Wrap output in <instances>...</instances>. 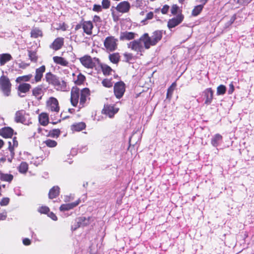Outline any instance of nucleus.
<instances>
[{
  "label": "nucleus",
  "mask_w": 254,
  "mask_h": 254,
  "mask_svg": "<svg viewBox=\"0 0 254 254\" xmlns=\"http://www.w3.org/2000/svg\"><path fill=\"white\" fill-rule=\"evenodd\" d=\"M89 95V90L87 88L80 90L79 89L76 87H72L70 92V102L71 105L74 107H76L78 103L80 97L79 107V108H82L84 107Z\"/></svg>",
  "instance_id": "obj_1"
},
{
  "label": "nucleus",
  "mask_w": 254,
  "mask_h": 254,
  "mask_svg": "<svg viewBox=\"0 0 254 254\" xmlns=\"http://www.w3.org/2000/svg\"><path fill=\"white\" fill-rule=\"evenodd\" d=\"M162 38V31L156 30L152 33L151 36L148 33H144L140 37L145 49H148L151 46L156 45Z\"/></svg>",
  "instance_id": "obj_2"
},
{
  "label": "nucleus",
  "mask_w": 254,
  "mask_h": 254,
  "mask_svg": "<svg viewBox=\"0 0 254 254\" xmlns=\"http://www.w3.org/2000/svg\"><path fill=\"white\" fill-rule=\"evenodd\" d=\"M11 84L9 78L4 75L0 77V89L6 96L10 95Z\"/></svg>",
  "instance_id": "obj_3"
},
{
  "label": "nucleus",
  "mask_w": 254,
  "mask_h": 254,
  "mask_svg": "<svg viewBox=\"0 0 254 254\" xmlns=\"http://www.w3.org/2000/svg\"><path fill=\"white\" fill-rule=\"evenodd\" d=\"M14 121L16 123H20L26 125L31 124L29 115L23 110L18 111L15 113Z\"/></svg>",
  "instance_id": "obj_4"
},
{
  "label": "nucleus",
  "mask_w": 254,
  "mask_h": 254,
  "mask_svg": "<svg viewBox=\"0 0 254 254\" xmlns=\"http://www.w3.org/2000/svg\"><path fill=\"white\" fill-rule=\"evenodd\" d=\"M81 64L85 67L87 68H93L95 66L96 64H99L98 59L94 58L92 59L89 56H84L79 59Z\"/></svg>",
  "instance_id": "obj_5"
},
{
  "label": "nucleus",
  "mask_w": 254,
  "mask_h": 254,
  "mask_svg": "<svg viewBox=\"0 0 254 254\" xmlns=\"http://www.w3.org/2000/svg\"><path fill=\"white\" fill-rule=\"evenodd\" d=\"M118 39L114 36H109L106 38L104 45L107 52H111L115 51L118 46Z\"/></svg>",
  "instance_id": "obj_6"
},
{
  "label": "nucleus",
  "mask_w": 254,
  "mask_h": 254,
  "mask_svg": "<svg viewBox=\"0 0 254 254\" xmlns=\"http://www.w3.org/2000/svg\"><path fill=\"white\" fill-rule=\"evenodd\" d=\"M142 41L140 38L138 40H134L127 44V47L137 53H141L144 52V46L142 44Z\"/></svg>",
  "instance_id": "obj_7"
},
{
  "label": "nucleus",
  "mask_w": 254,
  "mask_h": 254,
  "mask_svg": "<svg viewBox=\"0 0 254 254\" xmlns=\"http://www.w3.org/2000/svg\"><path fill=\"white\" fill-rule=\"evenodd\" d=\"M46 107L49 111L58 113L60 110V106L58 100L51 97L46 102Z\"/></svg>",
  "instance_id": "obj_8"
},
{
  "label": "nucleus",
  "mask_w": 254,
  "mask_h": 254,
  "mask_svg": "<svg viewBox=\"0 0 254 254\" xmlns=\"http://www.w3.org/2000/svg\"><path fill=\"white\" fill-rule=\"evenodd\" d=\"M114 94L117 98H122L125 91V85L123 82L116 83L114 87Z\"/></svg>",
  "instance_id": "obj_9"
},
{
  "label": "nucleus",
  "mask_w": 254,
  "mask_h": 254,
  "mask_svg": "<svg viewBox=\"0 0 254 254\" xmlns=\"http://www.w3.org/2000/svg\"><path fill=\"white\" fill-rule=\"evenodd\" d=\"M93 221L91 217L85 218L84 217H79L76 219L77 225L75 227L72 226V229L75 230L77 228L80 227H84L89 225Z\"/></svg>",
  "instance_id": "obj_10"
},
{
  "label": "nucleus",
  "mask_w": 254,
  "mask_h": 254,
  "mask_svg": "<svg viewBox=\"0 0 254 254\" xmlns=\"http://www.w3.org/2000/svg\"><path fill=\"white\" fill-rule=\"evenodd\" d=\"M184 18V16L182 13L179 14L175 17L169 20L167 24L168 27L169 29H171L177 26L182 23Z\"/></svg>",
  "instance_id": "obj_11"
},
{
  "label": "nucleus",
  "mask_w": 254,
  "mask_h": 254,
  "mask_svg": "<svg viewBox=\"0 0 254 254\" xmlns=\"http://www.w3.org/2000/svg\"><path fill=\"white\" fill-rule=\"evenodd\" d=\"M31 86L29 83H20L17 87L18 95L20 97H23L25 96V94L28 92Z\"/></svg>",
  "instance_id": "obj_12"
},
{
  "label": "nucleus",
  "mask_w": 254,
  "mask_h": 254,
  "mask_svg": "<svg viewBox=\"0 0 254 254\" xmlns=\"http://www.w3.org/2000/svg\"><path fill=\"white\" fill-rule=\"evenodd\" d=\"M130 8V4L127 1H123L120 2L116 6V10L119 12H128Z\"/></svg>",
  "instance_id": "obj_13"
},
{
  "label": "nucleus",
  "mask_w": 254,
  "mask_h": 254,
  "mask_svg": "<svg viewBox=\"0 0 254 254\" xmlns=\"http://www.w3.org/2000/svg\"><path fill=\"white\" fill-rule=\"evenodd\" d=\"M119 108L112 105L105 106L104 108V113L110 118H112L115 114L119 111Z\"/></svg>",
  "instance_id": "obj_14"
},
{
  "label": "nucleus",
  "mask_w": 254,
  "mask_h": 254,
  "mask_svg": "<svg viewBox=\"0 0 254 254\" xmlns=\"http://www.w3.org/2000/svg\"><path fill=\"white\" fill-rule=\"evenodd\" d=\"M45 66L44 65H42L36 69L34 80L31 81L32 83L38 82L41 81V78L43 77V74L45 71Z\"/></svg>",
  "instance_id": "obj_15"
},
{
  "label": "nucleus",
  "mask_w": 254,
  "mask_h": 254,
  "mask_svg": "<svg viewBox=\"0 0 254 254\" xmlns=\"http://www.w3.org/2000/svg\"><path fill=\"white\" fill-rule=\"evenodd\" d=\"M46 81L50 84L55 86L57 84L58 80H59V77L56 75L52 74L51 72H48L46 73L45 76Z\"/></svg>",
  "instance_id": "obj_16"
},
{
  "label": "nucleus",
  "mask_w": 254,
  "mask_h": 254,
  "mask_svg": "<svg viewBox=\"0 0 254 254\" xmlns=\"http://www.w3.org/2000/svg\"><path fill=\"white\" fill-rule=\"evenodd\" d=\"M13 130L10 127H4L0 129V135L4 138L11 137Z\"/></svg>",
  "instance_id": "obj_17"
},
{
  "label": "nucleus",
  "mask_w": 254,
  "mask_h": 254,
  "mask_svg": "<svg viewBox=\"0 0 254 254\" xmlns=\"http://www.w3.org/2000/svg\"><path fill=\"white\" fill-rule=\"evenodd\" d=\"M136 34L132 32L125 31L121 32L120 36L121 40H130L134 39Z\"/></svg>",
  "instance_id": "obj_18"
},
{
  "label": "nucleus",
  "mask_w": 254,
  "mask_h": 254,
  "mask_svg": "<svg viewBox=\"0 0 254 254\" xmlns=\"http://www.w3.org/2000/svg\"><path fill=\"white\" fill-rule=\"evenodd\" d=\"M64 38L62 37L57 38L52 44L51 48L56 51L60 49L64 44Z\"/></svg>",
  "instance_id": "obj_19"
},
{
  "label": "nucleus",
  "mask_w": 254,
  "mask_h": 254,
  "mask_svg": "<svg viewBox=\"0 0 254 254\" xmlns=\"http://www.w3.org/2000/svg\"><path fill=\"white\" fill-rule=\"evenodd\" d=\"M84 32L87 35L92 34V30L93 27L92 23L90 21H84L82 24Z\"/></svg>",
  "instance_id": "obj_20"
},
{
  "label": "nucleus",
  "mask_w": 254,
  "mask_h": 254,
  "mask_svg": "<svg viewBox=\"0 0 254 254\" xmlns=\"http://www.w3.org/2000/svg\"><path fill=\"white\" fill-rule=\"evenodd\" d=\"M205 97V104L207 105L210 104L213 99V92L211 88H207L204 91Z\"/></svg>",
  "instance_id": "obj_21"
},
{
  "label": "nucleus",
  "mask_w": 254,
  "mask_h": 254,
  "mask_svg": "<svg viewBox=\"0 0 254 254\" xmlns=\"http://www.w3.org/2000/svg\"><path fill=\"white\" fill-rule=\"evenodd\" d=\"M53 59L54 63H55L56 64H60L64 66H67L68 65V62L63 57L55 56L53 57Z\"/></svg>",
  "instance_id": "obj_22"
},
{
  "label": "nucleus",
  "mask_w": 254,
  "mask_h": 254,
  "mask_svg": "<svg viewBox=\"0 0 254 254\" xmlns=\"http://www.w3.org/2000/svg\"><path fill=\"white\" fill-rule=\"evenodd\" d=\"M79 202L80 200H78L72 203L62 204L60 206V209L61 211H66L71 209L76 206L79 203Z\"/></svg>",
  "instance_id": "obj_23"
},
{
  "label": "nucleus",
  "mask_w": 254,
  "mask_h": 254,
  "mask_svg": "<svg viewBox=\"0 0 254 254\" xmlns=\"http://www.w3.org/2000/svg\"><path fill=\"white\" fill-rule=\"evenodd\" d=\"M32 94L38 100H41L43 95L42 87L37 86L32 90Z\"/></svg>",
  "instance_id": "obj_24"
},
{
  "label": "nucleus",
  "mask_w": 254,
  "mask_h": 254,
  "mask_svg": "<svg viewBox=\"0 0 254 254\" xmlns=\"http://www.w3.org/2000/svg\"><path fill=\"white\" fill-rule=\"evenodd\" d=\"M57 90L66 91L67 90L66 83L64 80H58V83L54 86Z\"/></svg>",
  "instance_id": "obj_25"
},
{
  "label": "nucleus",
  "mask_w": 254,
  "mask_h": 254,
  "mask_svg": "<svg viewBox=\"0 0 254 254\" xmlns=\"http://www.w3.org/2000/svg\"><path fill=\"white\" fill-rule=\"evenodd\" d=\"M39 122L40 124L43 126H46L49 123V116L48 115L45 113H42L39 116Z\"/></svg>",
  "instance_id": "obj_26"
},
{
  "label": "nucleus",
  "mask_w": 254,
  "mask_h": 254,
  "mask_svg": "<svg viewBox=\"0 0 254 254\" xmlns=\"http://www.w3.org/2000/svg\"><path fill=\"white\" fill-rule=\"evenodd\" d=\"M60 193V188L58 186L53 187L49 191V197L53 199L59 195Z\"/></svg>",
  "instance_id": "obj_27"
},
{
  "label": "nucleus",
  "mask_w": 254,
  "mask_h": 254,
  "mask_svg": "<svg viewBox=\"0 0 254 254\" xmlns=\"http://www.w3.org/2000/svg\"><path fill=\"white\" fill-rule=\"evenodd\" d=\"M12 59V57L9 54H0V65H4L7 62Z\"/></svg>",
  "instance_id": "obj_28"
},
{
  "label": "nucleus",
  "mask_w": 254,
  "mask_h": 254,
  "mask_svg": "<svg viewBox=\"0 0 254 254\" xmlns=\"http://www.w3.org/2000/svg\"><path fill=\"white\" fill-rule=\"evenodd\" d=\"M32 77H33V75L31 74L19 76L17 78H16L15 81H16V82L19 83L23 82L29 81Z\"/></svg>",
  "instance_id": "obj_29"
},
{
  "label": "nucleus",
  "mask_w": 254,
  "mask_h": 254,
  "mask_svg": "<svg viewBox=\"0 0 254 254\" xmlns=\"http://www.w3.org/2000/svg\"><path fill=\"white\" fill-rule=\"evenodd\" d=\"M30 34L31 37L33 38H37L39 37H42L43 36L42 31L37 28L33 29Z\"/></svg>",
  "instance_id": "obj_30"
},
{
  "label": "nucleus",
  "mask_w": 254,
  "mask_h": 254,
  "mask_svg": "<svg viewBox=\"0 0 254 254\" xmlns=\"http://www.w3.org/2000/svg\"><path fill=\"white\" fill-rule=\"evenodd\" d=\"M86 126L83 122H80L72 126L71 128L74 131H79L84 129Z\"/></svg>",
  "instance_id": "obj_31"
},
{
  "label": "nucleus",
  "mask_w": 254,
  "mask_h": 254,
  "mask_svg": "<svg viewBox=\"0 0 254 254\" xmlns=\"http://www.w3.org/2000/svg\"><path fill=\"white\" fill-rule=\"evenodd\" d=\"M13 178V176L11 174L0 173V180L1 181L10 182Z\"/></svg>",
  "instance_id": "obj_32"
},
{
  "label": "nucleus",
  "mask_w": 254,
  "mask_h": 254,
  "mask_svg": "<svg viewBox=\"0 0 254 254\" xmlns=\"http://www.w3.org/2000/svg\"><path fill=\"white\" fill-rule=\"evenodd\" d=\"M222 136L219 134H215L211 139V144L213 146H217L219 142L221 140Z\"/></svg>",
  "instance_id": "obj_33"
},
{
  "label": "nucleus",
  "mask_w": 254,
  "mask_h": 254,
  "mask_svg": "<svg viewBox=\"0 0 254 254\" xmlns=\"http://www.w3.org/2000/svg\"><path fill=\"white\" fill-rule=\"evenodd\" d=\"M203 8V5H198L195 6L192 9L191 15L193 16H197L202 11Z\"/></svg>",
  "instance_id": "obj_34"
},
{
  "label": "nucleus",
  "mask_w": 254,
  "mask_h": 254,
  "mask_svg": "<svg viewBox=\"0 0 254 254\" xmlns=\"http://www.w3.org/2000/svg\"><path fill=\"white\" fill-rule=\"evenodd\" d=\"M109 59L110 61L114 63L117 64L119 62L120 59V56L118 53H114L110 55Z\"/></svg>",
  "instance_id": "obj_35"
},
{
  "label": "nucleus",
  "mask_w": 254,
  "mask_h": 254,
  "mask_svg": "<svg viewBox=\"0 0 254 254\" xmlns=\"http://www.w3.org/2000/svg\"><path fill=\"white\" fill-rule=\"evenodd\" d=\"M102 71L104 74H110L112 71V68L106 64H103L99 63Z\"/></svg>",
  "instance_id": "obj_36"
},
{
  "label": "nucleus",
  "mask_w": 254,
  "mask_h": 254,
  "mask_svg": "<svg viewBox=\"0 0 254 254\" xmlns=\"http://www.w3.org/2000/svg\"><path fill=\"white\" fill-rule=\"evenodd\" d=\"M28 168V165L27 163L22 162L20 164L18 167L19 171L21 173H25Z\"/></svg>",
  "instance_id": "obj_37"
},
{
  "label": "nucleus",
  "mask_w": 254,
  "mask_h": 254,
  "mask_svg": "<svg viewBox=\"0 0 254 254\" xmlns=\"http://www.w3.org/2000/svg\"><path fill=\"white\" fill-rule=\"evenodd\" d=\"M44 143L49 147H55L57 145L56 141L50 139L46 140Z\"/></svg>",
  "instance_id": "obj_38"
},
{
  "label": "nucleus",
  "mask_w": 254,
  "mask_h": 254,
  "mask_svg": "<svg viewBox=\"0 0 254 254\" xmlns=\"http://www.w3.org/2000/svg\"><path fill=\"white\" fill-rule=\"evenodd\" d=\"M226 91V87L223 85H220L217 88V94L218 95H223Z\"/></svg>",
  "instance_id": "obj_39"
},
{
  "label": "nucleus",
  "mask_w": 254,
  "mask_h": 254,
  "mask_svg": "<svg viewBox=\"0 0 254 254\" xmlns=\"http://www.w3.org/2000/svg\"><path fill=\"white\" fill-rule=\"evenodd\" d=\"M85 79V76L81 73H79L77 75V79L75 80V83L77 85H80L82 84Z\"/></svg>",
  "instance_id": "obj_40"
},
{
  "label": "nucleus",
  "mask_w": 254,
  "mask_h": 254,
  "mask_svg": "<svg viewBox=\"0 0 254 254\" xmlns=\"http://www.w3.org/2000/svg\"><path fill=\"white\" fill-rule=\"evenodd\" d=\"M28 56L32 62H36L37 61V57L35 52L29 51L28 52Z\"/></svg>",
  "instance_id": "obj_41"
},
{
  "label": "nucleus",
  "mask_w": 254,
  "mask_h": 254,
  "mask_svg": "<svg viewBox=\"0 0 254 254\" xmlns=\"http://www.w3.org/2000/svg\"><path fill=\"white\" fill-rule=\"evenodd\" d=\"M60 132L59 129H54L50 131L49 135L52 137H58L60 135Z\"/></svg>",
  "instance_id": "obj_42"
},
{
  "label": "nucleus",
  "mask_w": 254,
  "mask_h": 254,
  "mask_svg": "<svg viewBox=\"0 0 254 254\" xmlns=\"http://www.w3.org/2000/svg\"><path fill=\"white\" fill-rule=\"evenodd\" d=\"M153 16H154L153 12L152 11H150L146 14L145 18L144 19L142 20L141 22L142 23H143V24H146L145 22L147 20L152 19L153 17Z\"/></svg>",
  "instance_id": "obj_43"
},
{
  "label": "nucleus",
  "mask_w": 254,
  "mask_h": 254,
  "mask_svg": "<svg viewBox=\"0 0 254 254\" xmlns=\"http://www.w3.org/2000/svg\"><path fill=\"white\" fill-rule=\"evenodd\" d=\"M102 83L103 85L106 87H111L113 86V83L111 82V80L108 79H104Z\"/></svg>",
  "instance_id": "obj_44"
},
{
  "label": "nucleus",
  "mask_w": 254,
  "mask_h": 254,
  "mask_svg": "<svg viewBox=\"0 0 254 254\" xmlns=\"http://www.w3.org/2000/svg\"><path fill=\"white\" fill-rule=\"evenodd\" d=\"M8 143H9L8 149H9V151L10 152L11 157L10 158H8L7 160H8V162H11L12 159L13 158L14 155V150L13 149L12 147H11V145H11V142L10 141H9Z\"/></svg>",
  "instance_id": "obj_45"
},
{
  "label": "nucleus",
  "mask_w": 254,
  "mask_h": 254,
  "mask_svg": "<svg viewBox=\"0 0 254 254\" xmlns=\"http://www.w3.org/2000/svg\"><path fill=\"white\" fill-rule=\"evenodd\" d=\"M124 56L127 62H129L133 59L132 54L131 53H125Z\"/></svg>",
  "instance_id": "obj_46"
},
{
  "label": "nucleus",
  "mask_w": 254,
  "mask_h": 254,
  "mask_svg": "<svg viewBox=\"0 0 254 254\" xmlns=\"http://www.w3.org/2000/svg\"><path fill=\"white\" fill-rule=\"evenodd\" d=\"M102 6L103 8H109L110 6V1L109 0H102Z\"/></svg>",
  "instance_id": "obj_47"
},
{
  "label": "nucleus",
  "mask_w": 254,
  "mask_h": 254,
  "mask_svg": "<svg viewBox=\"0 0 254 254\" xmlns=\"http://www.w3.org/2000/svg\"><path fill=\"white\" fill-rule=\"evenodd\" d=\"M9 202V198L8 197L3 198L0 201V205L1 206H6Z\"/></svg>",
  "instance_id": "obj_48"
},
{
  "label": "nucleus",
  "mask_w": 254,
  "mask_h": 254,
  "mask_svg": "<svg viewBox=\"0 0 254 254\" xmlns=\"http://www.w3.org/2000/svg\"><path fill=\"white\" fill-rule=\"evenodd\" d=\"M179 7L176 4H174L171 7V13L173 15H176L177 13Z\"/></svg>",
  "instance_id": "obj_49"
},
{
  "label": "nucleus",
  "mask_w": 254,
  "mask_h": 254,
  "mask_svg": "<svg viewBox=\"0 0 254 254\" xmlns=\"http://www.w3.org/2000/svg\"><path fill=\"white\" fill-rule=\"evenodd\" d=\"M39 212L42 213H46L49 211V209L47 206H42L39 208Z\"/></svg>",
  "instance_id": "obj_50"
},
{
  "label": "nucleus",
  "mask_w": 254,
  "mask_h": 254,
  "mask_svg": "<svg viewBox=\"0 0 254 254\" xmlns=\"http://www.w3.org/2000/svg\"><path fill=\"white\" fill-rule=\"evenodd\" d=\"M93 10L97 12H100L102 10V6L99 4H94L93 5Z\"/></svg>",
  "instance_id": "obj_51"
},
{
  "label": "nucleus",
  "mask_w": 254,
  "mask_h": 254,
  "mask_svg": "<svg viewBox=\"0 0 254 254\" xmlns=\"http://www.w3.org/2000/svg\"><path fill=\"white\" fill-rule=\"evenodd\" d=\"M176 86V83H173L171 86L168 89V92H167V96H169V94H172L173 90H174V87Z\"/></svg>",
  "instance_id": "obj_52"
},
{
  "label": "nucleus",
  "mask_w": 254,
  "mask_h": 254,
  "mask_svg": "<svg viewBox=\"0 0 254 254\" xmlns=\"http://www.w3.org/2000/svg\"><path fill=\"white\" fill-rule=\"evenodd\" d=\"M169 9V6L168 5H165L161 9V12L162 14H166Z\"/></svg>",
  "instance_id": "obj_53"
},
{
  "label": "nucleus",
  "mask_w": 254,
  "mask_h": 254,
  "mask_svg": "<svg viewBox=\"0 0 254 254\" xmlns=\"http://www.w3.org/2000/svg\"><path fill=\"white\" fill-rule=\"evenodd\" d=\"M234 90V86L233 85V84L232 83H230L229 84V89L228 91L229 94H231Z\"/></svg>",
  "instance_id": "obj_54"
},
{
  "label": "nucleus",
  "mask_w": 254,
  "mask_h": 254,
  "mask_svg": "<svg viewBox=\"0 0 254 254\" xmlns=\"http://www.w3.org/2000/svg\"><path fill=\"white\" fill-rule=\"evenodd\" d=\"M23 243L24 245L28 246L31 244V241L29 239L25 238L23 240Z\"/></svg>",
  "instance_id": "obj_55"
},
{
  "label": "nucleus",
  "mask_w": 254,
  "mask_h": 254,
  "mask_svg": "<svg viewBox=\"0 0 254 254\" xmlns=\"http://www.w3.org/2000/svg\"><path fill=\"white\" fill-rule=\"evenodd\" d=\"M12 143H13L12 146H11V147H12V148H13L14 147L17 146V145H18V142L16 140L15 138H14L12 139ZM13 149L14 150V149Z\"/></svg>",
  "instance_id": "obj_56"
},
{
  "label": "nucleus",
  "mask_w": 254,
  "mask_h": 254,
  "mask_svg": "<svg viewBox=\"0 0 254 254\" xmlns=\"http://www.w3.org/2000/svg\"><path fill=\"white\" fill-rule=\"evenodd\" d=\"M49 216L54 220H57V217L55 214L51 212L49 214Z\"/></svg>",
  "instance_id": "obj_57"
},
{
  "label": "nucleus",
  "mask_w": 254,
  "mask_h": 254,
  "mask_svg": "<svg viewBox=\"0 0 254 254\" xmlns=\"http://www.w3.org/2000/svg\"><path fill=\"white\" fill-rule=\"evenodd\" d=\"M93 21L94 22H100L101 19L99 16L97 15H95L93 17Z\"/></svg>",
  "instance_id": "obj_58"
},
{
  "label": "nucleus",
  "mask_w": 254,
  "mask_h": 254,
  "mask_svg": "<svg viewBox=\"0 0 254 254\" xmlns=\"http://www.w3.org/2000/svg\"><path fill=\"white\" fill-rule=\"evenodd\" d=\"M236 19V15H233L230 19V24H232Z\"/></svg>",
  "instance_id": "obj_59"
},
{
  "label": "nucleus",
  "mask_w": 254,
  "mask_h": 254,
  "mask_svg": "<svg viewBox=\"0 0 254 254\" xmlns=\"http://www.w3.org/2000/svg\"><path fill=\"white\" fill-rule=\"evenodd\" d=\"M236 19V15H233L230 19V24H232Z\"/></svg>",
  "instance_id": "obj_60"
},
{
  "label": "nucleus",
  "mask_w": 254,
  "mask_h": 254,
  "mask_svg": "<svg viewBox=\"0 0 254 254\" xmlns=\"http://www.w3.org/2000/svg\"><path fill=\"white\" fill-rule=\"evenodd\" d=\"M4 145V142L2 139H0V149H1Z\"/></svg>",
  "instance_id": "obj_61"
},
{
  "label": "nucleus",
  "mask_w": 254,
  "mask_h": 254,
  "mask_svg": "<svg viewBox=\"0 0 254 254\" xmlns=\"http://www.w3.org/2000/svg\"><path fill=\"white\" fill-rule=\"evenodd\" d=\"M199 1L203 3L202 5H204L207 1V0H199Z\"/></svg>",
  "instance_id": "obj_62"
},
{
  "label": "nucleus",
  "mask_w": 254,
  "mask_h": 254,
  "mask_svg": "<svg viewBox=\"0 0 254 254\" xmlns=\"http://www.w3.org/2000/svg\"><path fill=\"white\" fill-rule=\"evenodd\" d=\"M70 199V197L66 196V197L65 198V201H69Z\"/></svg>",
  "instance_id": "obj_63"
},
{
  "label": "nucleus",
  "mask_w": 254,
  "mask_h": 254,
  "mask_svg": "<svg viewBox=\"0 0 254 254\" xmlns=\"http://www.w3.org/2000/svg\"><path fill=\"white\" fill-rule=\"evenodd\" d=\"M232 24H230V21H229L225 25L226 27H229L230 25H231Z\"/></svg>",
  "instance_id": "obj_64"
}]
</instances>
